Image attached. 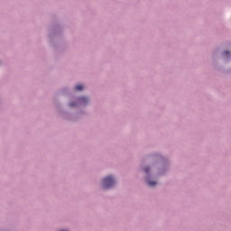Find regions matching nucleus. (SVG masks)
<instances>
[{
  "label": "nucleus",
  "mask_w": 231,
  "mask_h": 231,
  "mask_svg": "<svg viewBox=\"0 0 231 231\" xmlns=\"http://www.w3.org/2000/svg\"><path fill=\"white\" fill-rule=\"evenodd\" d=\"M115 185V178L108 176L103 179V189H111Z\"/></svg>",
  "instance_id": "obj_1"
},
{
  "label": "nucleus",
  "mask_w": 231,
  "mask_h": 231,
  "mask_svg": "<svg viewBox=\"0 0 231 231\" xmlns=\"http://www.w3.org/2000/svg\"><path fill=\"white\" fill-rule=\"evenodd\" d=\"M80 104H87L88 103V97H79Z\"/></svg>",
  "instance_id": "obj_2"
},
{
  "label": "nucleus",
  "mask_w": 231,
  "mask_h": 231,
  "mask_svg": "<svg viewBox=\"0 0 231 231\" xmlns=\"http://www.w3.org/2000/svg\"><path fill=\"white\" fill-rule=\"evenodd\" d=\"M76 91H82L84 89V86L82 85H77L75 87Z\"/></svg>",
  "instance_id": "obj_3"
},
{
  "label": "nucleus",
  "mask_w": 231,
  "mask_h": 231,
  "mask_svg": "<svg viewBox=\"0 0 231 231\" xmlns=\"http://www.w3.org/2000/svg\"><path fill=\"white\" fill-rule=\"evenodd\" d=\"M148 185H149L150 187H154V186H156V181L148 180Z\"/></svg>",
  "instance_id": "obj_4"
},
{
  "label": "nucleus",
  "mask_w": 231,
  "mask_h": 231,
  "mask_svg": "<svg viewBox=\"0 0 231 231\" xmlns=\"http://www.w3.org/2000/svg\"><path fill=\"white\" fill-rule=\"evenodd\" d=\"M149 171H151V168H149V167H146L145 169H144V172H149Z\"/></svg>",
  "instance_id": "obj_5"
},
{
  "label": "nucleus",
  "mask_w": 231,
  "mask_h": 231,
  "mask_svg": "<svg viewBox=\"0 0 231 231\" xmlns=\"http://www.w3.org/2000/svg\"><path fill=\"white\" fill-rule=\"evenodd\" d=\"M224 55H230V52H228L227 51H224Z\"/></svg>",
  "instance_id": "obj_6"
},
{
  "label": "nucleus",
  "mask_w": 231,
  "mask_h": 231,
  "mask_svg": "<svg viewBox=\"0 0 231 231\" xmlns=\"http://www.w3.org/2000/svg\"><path fill=\"white\" fill-rule=\"evenodd\" d=\"M74 106H75V103H70V104H69V106H70V107H74Z\"/></svg>",
  "instance_id": "obj_7"
}]
</instances>
